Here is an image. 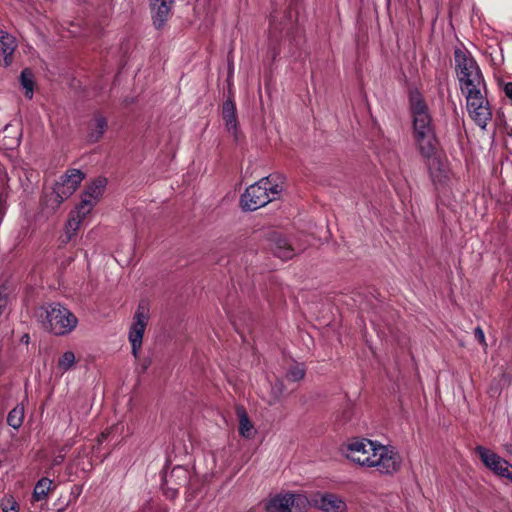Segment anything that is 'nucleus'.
<instances>
[{"label":"nucleus","instance_id":"f257e3e1","mask_svg":"<svg viewBox=\"0 0 512 512\" xmlns=\"http://www.w3.org/2000/svg\"><path fill=\"white\" fill-rule=\"evenodd\" d=\"M456 76L461 92L465 95L470 117L482 129L492 118L489 102L483 91L486 89L481 69L472 54L463 48L454 50Z\"/></svg>","mask_w":512,"mask_h":512},{"label":"nucleus","instance_id":"f03ea898","mask_svg":"<svg viewBox=\"0 0 512 512\" xmlns=\"http://www.w3.org/2000/svg\"><path fill=\"white\" fill-rule=\"evenodd\" d=\"M411 112L413 117V138L420 155L426 160L427 169L432 182L436 186H443L449 180V170L437 158V140L431 123V117L425 101L420 97L411 100Z\"/></svg>","mask_w":512,"mask_h":512},{"label":"nucleus","instance_id":"7ed1b4c3","mask_svg":"<svg viewBox=\"0 0 512 512\" xmlns=\"http://www.w3.org/2000/svg\"><path fill=\"white\" fill-rule=\"evenodd\" d=\"M346 457L367 468H375L381 474L391 475L400 470L402 458L391 446L378 444L369 439H355L347 445Z\"/></svg>","mask_w":512,"mask_h":512},{"label":"nucleus","instance_id":"20e7f679","mask_svg":"<svg viewBox=\"0 0 512 512\" xmlns=\"http://www.w3.org/2000/svg\"><path fill=\"white\" fill-rule=\"evenodd\" d=\"M276 175H269L250 185L241 196V207L246 211H254L275 200L282 191Z\"/></svg>","mask_w":512,"mask_h":512},{"label":"nucleus","instance_id":"39448f33","mask_svg":"<svg viewBox=\"0 0 512 512\" xmlns=\"http://www.w3.org/2000/svg\"><path fill=\"white\" fill-rule=\"evenodd\" d=\"M39 316L44 327L57 336L69 334L78 323L76 316L60 303L42 306Z\"/></svg>","mask_w":512,"mask_h":512},{"label":"nucleus","instance_id":"423d86ee","mask_svg":"<svg viewBox=\"0 0 512 512\" xmlns=\"http://www.w3.org/2000/svg\"><path fill=\"white\" fill-rule=\"evenodd\" d=\"M150 318V309L146 301H141L133 315L129 328L128 339L132 347V354L138 358L142 347L143 336Z\"/></svg>","mask_w":512,"mask_h":512},{"label":"nucleus","instance_id":"0eeeda50","mask_svg":"<svg viewBox=\"0 0 512 512\" xmlns=\"http://www.w3.org/2000/svg\"><path fill=\"white\" fill-rule=\"evenodd\" d=\"M308 507V498L296 493L277 494L265 504L267 512H306Z\"/></svg>","mask_w":512,"mask_h":512},{"label":"nucleus","instance_id":"6e6552de","mask_svg":"<svg viewBox=\"0 0 512 512\" xmlns=\"http://www.w3.org/2000/svg\"><path fill=\"white\" fill-rule=\"evenodd\" d=\"M84 179V173L79 169H69L56 182L53 194L55 203L59 206L67 200L79 187Z\"/></svg>","mask_w":512,"mask_h":512},{"label":"nucleus","instance_id":"1a4fd4ad","mask_svg":"<svg viewBox=\"0 0 512 512\" xmlns=\"http://www.w3.org/2000/svg\"><path fill=\"white\" fill-rule=\"evenodd\" d=\"M106 184V179L99 177L95 179L89 186H87L86 190L81 196L80 203L77 205L81 215L90 214L94 206L102 197Z\"/></svg>","mask_w":512,"mask_h":512},{"label":"nucleus","instance_id":"9d476101","mask_svg":"<svg viewBox=\"0 0 512 512\" xmlns=\"http://www.w3.org/2000/svg\"><path fill=\"white\" fill-rule=\"evenodd\" d=\"M269 242L274 255L282 260H289L296 254V248L292 243L278 232H273L270 235Z\"/></svg>","mask_w":512,"mask_h":512},{"label":"nucleus","instance_id":"9b49d317","mask_svg":"<svg viewBox=\"0 0 512 512\" xmlns=\"http://www.w3.org/2000/svg\"><path fill=\"white\" fill-rule=\"evenodd\" d=\"M174 0H151V13L156 29H161L171 14Z\"/></svg>","mask_w":512,"mask_h":512},{"label":"nucleus","instance_id":"f8f14e48","mask_svg":"<svg viewBox=\"0 0 512 512\" xmlns=\"http://www.w3.org/2000/svg\"><path fill=\"white\" fill-rule=\"evenodd\" d=\"M16 47V39L8 32L0 29V64L9 66L12 63Z\"/></svg>","mask_w":512,"mask_h":512},{"label":"nucleus","instance_id":"ddd939ff","mask_svg":"<svg viewBox=\"0 0 512 512\" xmlns=\"http://www.w3.org/2000/svg\"><path fill=\"white\" fill-rule=\"evenodd\" d=\"M87 216L88 215H81L77 206L75 210L70 212L67 223L65 224L64 234L60 237L62 244L69 243L77 235L82 222Z\"/></svg>","mask_w":512,"mask_h":512},{"label":"nucleus","instance_id":"4468645a","mask_svg":"<svg viewBox=\"0 0 512 512\" xmlns=\"http://www.w3.org/2000/svg\"><path fill=\"white\" fill-rule=\"evenodd\" d=\"M316 506L323 512H345L346 503L334 494H324L316 500Z\"/></svg>","mask_w":512,"mask_h":512},{"label":"nucleus","instance_id":"2eb2a0df","mask_svg":"<svg viewBox=\"0 0 512 512\" xmlns=\"http://www.w3.org/2000/svg\"><path fill=\"white\" fill-rule=\"evenodd\" d=\"M222 116L226 129L237 137L238 119L236 105L232 99H227L222 106Z\"/></svg>","mask_w":512,"mask_h":512},{"label":"nucleus","instance_id":"dca6fc26","mask_svg":"<svg viewBox=\"0 0 512 512\" xmlns=\"http://www.w3.org/2000/svg\"><path fill=\"white\" fill-rule=\"evenodd\" d=\"M236 411L239 418V434L246 439H251L255 431L246 410L243 407H238Z\"/></svg>","mask_w":512,"mask_h":512},{"label":"nucleus","instance_id":"f3484780","mask_svg":"<svg viewBox=\"0 0 512 512\" xmlns=\"http://www.w3.org/2000/svg\"><path fill=\"white\" fill-rule=\"evenodd\" d=\"M52 480L48 478H41L35 485L33 490V499L35 501L45 500L51 489Z\"/></svg>","mask_w":512,"mask_h":512},{"label":"nucleus","instance_id":"a211bd4d","mask_svg":"<svg viewBox=\"0 0 512 512\" xmlns=\"http://www.w3.org/2000/svg\"><path fill=\"white\" fill-rule=\"evenodd\" d=\"M76 364V357L74 352L66 351L58 359L57 369L64 374L65 372L72 369Z\"/></svg>","mask_w":512,"mask_h":512},{"label":"nucleus","instance_id":"6ab92c4d","mask_svg":"<svg viewBox=\"0 0 512 512\" xmlns=\"http://www.w3.org/2000/svg\"><path fill=\"white\" fill-rule=\"evenodd\" d=\"M475 451H476L477 455L480 457L483 464L489 469L492 468V466L495 464L496 460L498 461L499 455H497L496 453L487 449L484 446H480V445L477 446L475 448Z\"/></svg>","mask_w":512,"mask_h":512},{"label":"nucleus","instance_id":"aec40b11","mask_svg":"<svg viewBox=\"0 0 512 512\" xmlns=\"http://www.w3.org/2000/svg\"><path fill=\"white\" fill-rule=\"evenodd\" d=\"M20 83L25 89V96L29 99L33 96L34 90V76L30 69H24L20 75Z\"/></svg>","mask_w":512,"mask_h":512},{"label":"nucleus","instance_id":"412c9836","mask_svg":"<svg viewBox=\"0 0 512 512\" xmlns=\"http://www.w3.org/2000/svg\"><path fill=\"white\" fill-rule=\"evenodd\" d=\"M94 121L95 129H93L88 135L90 142H97L103 136L108 126L107 120L103 116H96Z\"/></svg>","mask_w":512,"mask_h":512},{"label":"nucleus","instance_id":"4be33fe9","mask_svg":"<svg viewBox=\"0 0 512 512\" xmlns=\"http://www.w3.org/2000/svg\"><path fill=\"white\" fill-rule=\"evenodd\" d=\"M24 420V407L17 405L8 414L7 423L14 429L20 428Z\"/></svg>","mask_w":512,"mask_h":512},{"label":"nucleus","instance_id":"5701e85b","mask_svg":"<svg viewBox=\"0 0 512 512\" xmlns=\"http://www.w3.org/2000/svg\"><path fill=\"white\" fill-rule=\"evenodd\" d=\"M490 470H492L495 474L501 477L512 479L511 464L505 459L501 458L500 456L498 457V461L496 460L495 464L492 466Z\"/></svg>","mask_w":512,"mask_h":512},{"label":"nucleus","instance_id":"b1692460","mask_svg":"<svg viewBox=\"0 0 512 512\" xmlns=\"http://www.w3.org/2000/svg\"><path fill=\"white\" fill-rule=\"evenodd\" d=\"M306 374V370L302 364L291 366L286 372V379L291 382L301 381Z\"/></svg>","mask_w":512,"mask_h":512},{"label":"nucleus","instance_id":"393cba45","mask_svg":"<svg viewBox=\"0 0 512 512\" xmlns=\"http://www.w3.org/2000/svg\"><path fill=\"white\" fill-rule=\"evenodd\" d=\"M0 507L2 512H19V506L11 495H6L1 499Z\"/></svg>","mask_w":512,"mask_h":512},{"label":"nucleus","instance_id":"a878e982","mask_svg":"<svg viewBox=\"0 0 512 512\" xmlns=\"http://www.w3.org/2000/svg\"><path fill=\"white\" fill-rule=\"evenodd\" d=\"M284 393L283 382L278 380L271 387L272 398L269 400V404L273 405L280 400Z\"/></svg>","mask_w":512,"mask_h":512},{"label":"nucleus","instance_id":"bb28decb","mask_svg":"<svg viewBox=\"0 0 512 512\" xmlns=\"http://www.w3.org/2000/svg\"><path fill=\"white\" fill-rule=\"evenodd\" d=\"M474 336H475L476 340H477L480 344H482V345H484V346H486V345H487V344H486V341H485L484 331L482 330V328H481V327H476V328H475V330H474Z\"/></svg>","mask_w":512,"mask_h":512},{"label":"nucleus","instance_id":"cd10ccee","mask_svg":"<svg viewBox=\"0 0 512 512\" xmlns=\"http://www.w3.org/2000/svg\"><path fill=\"white\" fill-rule=\"evenodd\" d=\"M7 305V295L0 290V315Z\"/></svg>","mask_w":512,"mask_h":512},{"label":"nucleus","instance_id":"c85d7f7f","mask_svg":"<svg viewBox=\"0 0 512 512\" xmlns=\"http://www.w3.org/2000/svg\"><path fill=\"white\" fill-rule=\"evenodd\" d=\"M505 95L512 101V82H508L503 87Z\"/></svg>","mask_w":512,"mask_h":512},{"label":"nucleus","instance_id":"c756f323","mask_svg":"<svg viewBox=\"0 0 512 512\" xmlns=\"http://www.w3.org/2000/svg\"><path fill=\"white\" fill-rule=\"evenodd\" d=\"M20 137H21V134H19L16 138H14V139L12 140V142H11V143H9L8 145H9V146H13V145L18 146V145H19V143H20Z\"/></svg>","mask_w":512,"mask_h":512},{"label":"nucleus","instance_id":"7c9ffc66","mask_svg":"<svg viewBox=\"0 0 512 512\" xmlns=\"http://www.w3.org/2000/svg\"><path fill=\"white\" fill-rule=\"evenodd\" d=\"M175 472H180V473H183L184 476L186 477V470H184L183 468L181 467H176L172 470V473H175Z\"/></svg>","mask_w":512,"mask_h":512},{"label":"nucleus","instance_id":"2f4dec72","mask_svg":"<svg viewBox=\"0 0 512 512\" xmlns=\"http://www.w3.org/2000/svg\"><path fill=\"white\" fill-rule=\"evenodd\" d=\"M507 451L512 453V446L511 445L510 446L507 445Z\"/></svg>","mask_w":512,"mask_h":512},{"label":"nucleus","instance_id":"473e14b6","mask_svg":"<svg viewBox=\"0 0 512 512\" xmlns=\"http://www.w3.org/2000/svg\"><path fill=\"white\" fill-rule=\"evenodd\" d=\"M10 128V125H6L4 131H8Z\"/></svg>","mask_w":512,"mask_h":512},{"label":"nucleus","instance_id":"72a5a7b5","mask_svg":"<svg viewBox=\"0 0 512 512\" xmlns=\"http://www.w3.org/2000/svg\"><path fill=\"white\" fill-rule=\"evenodd\" d=\"M104 437H105V434H104V433H102V434H101V439H104Z\"/></svg>","mask_w":512,"mask_h":512}]
</instances>
